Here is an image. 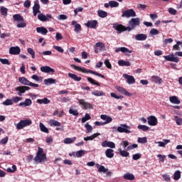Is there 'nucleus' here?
<instances>
[{"mask_svg":"<svg viewBox=\"0 0 182 182\" xmlns=\"http://www.w3.org/2000/svg\"><path fill=\"white\" fill-rule=\"evenodd\" d=\"M37 103L39 105H49L50 103V101L48 97H44L43 99H38L37 100Z\"/></svg>","mask_w":182,"mask_h":182,"instance_id":"27","label":"nucleus"},{"mask_svg":"<svg viewBox=\"0 0 182 182\" xmlns=\"http://www.w3.org/2000/svg\"><path fill=\"white\" fill-rule=\"evenodd\" d=\"M152 79H153L152 81L154 82V83H158L159 85H160V83L163 82V80L157 75H153Z\"/></svg>","mask_w":182,"mask_h":182,"instance_id":"39","label":"nucleus"},{"mask_svg":"<svg viewBox=\"0 0 182 182\" xmlns=\"http://www.w3.org/2000/svg\"><path fill=\"white\" fill-rule=\"evenodd\" d=\"M13 18L16 22H23V21H24L23 17L22 16H21V14H14L13 16Z\"/></svg>","mask_w":182,"mask_h":182,"instance_id":"31","label":"nucleus"},{"mask_svg":"<svg viewBox=\"0 0 182 182\" xmlns=\"http://www.w3.org/2000/svg\"><path fill=\"white\" fill-rule=\"evenodd\" d=\"M169 100L171 103H173L174 105H180V103H181L180 100H178L176 96L170 97Z\"/></svg>","mask_w":182,"mask_h":182,"instance_id":"30","label":"nucleus"},{"mask_svg":"<svg viewBox=\"0 0 182 182\" xmlns=\"http://www.w3.org/2000/svg\"><path fill=\"white\" fill-rule=\"evenodd\" d=\"M122 18H124V16L126 18H130V17L134 18V16H136V11H134V10H133V9L126 10L124 11H122Z\"/></svg>","mask_w":182,"mask_h":182,"instance_id":"7","label":"nucleus"},{"mask_svg":"<svg viewBox=\"0 0 182 182\" xmlns=\"http://www.w3.org/2000/svg\"><path fill=\"white\" fill-rule=\"evenodd\" d=\"M110 95L111 97H114V99H123L122 95H117V94L114 92H112Z\"/></svg>","mask_w":182,"mask_h":182,"instance_id":"63","label":"nucleus"},{"mask_svg":"<svg viewBox=\"0 0 182 182\" xmlns=\"http://www.w3.org/2000/svg\"><path fill=\"white\" fill-rule=\"evenodd\" d=\"M36 32L38 33H41V35H48V29L43 26L42 27H37Z\"/></svg>","mask_w":182,"mask_h":182,"instance_id":"24","label":"nucleus"},{"mask_svg":"<svg viewBox=\"0 0 182 182\" xmlns=\"http://www.w3.org/2000/svg\"><path fill=\"white\" fill-rule=\"evenodd\" d=\"M98 136H100V133H96L92 134V136H87L84 138L85 141H87L89 140H93L94 139H96Z\"/></svg>","mask_w":182,"mask_h":182,"instance_id":"37","label":"nucleus"},{"mask_svg":"<svg viewBox=\"0 0 182 182\" xmlns=\"http://www.w3.org/2000/svg\"><path fill=\"white\" fill-rule=\"evenodd\" d=\"M135 39L136 41H146V39H147V35L146 34H136L135 36Z\"/></svg>","mask_w":182,"mask_h":182,"instance_id":"28","label":"nucleus"},{"mask_svg":"<svg viewBox=\"0 0 182 182\" xmlns=\"http://www.w3.org/2000/svg\"><path fill=\"white\" fill-rule=\"evenodd\" d=\"M118 65H119V66H130V65H132V64L129 61H124L123 60H119L118 61Z\"/></svg>","mask_w":182,"mask_h":182,"instance_id":"40","label":"nucleus"},{"mask_svg":"<svg viewBox=\"0 0 182 182\" xmlns=\"http://www.w3.org/2000/svg\"><path fill=\"white\" fill-rule=\"evenodd\" d=\"M95 46L97 48H100V50H102V49H105V43H102V42H97L95 43Z\"/></svg>","mask_w":182,"mask_h":182,"instance_id":"54","label":"nucleus"},{"mask_svg":"<svg viewBox=\"0 0 182 182\" xmlns=\"http://www.w3.org/2000/svg\"><path fill=\"white\" fill-rule=\"evenodd\" d=\"M115 52L116 53H119V52H122V53H132L133 51L129 50V48H126V47H120V48H117L115 49Z\"/></svg>","mask_w":182,"mask_h":182,"instance_id":"19","label":"nucleus"},{"mask_svg":"<svg viewBox=\"0 0 182 182\" xmlns=\"http://www.w3.org/2000/svg\"><path fill=\"white\" fill-rule=\"evenodd\" d=\"M97 14H98V16H100V18H106V16H107V12H106L103 10H99Z\"/></svg>","mask_w":182,"mask_h":182,"instance_id":"43","label":"nucleus"},{"mask_svg":"<svg viewBox=\"0 0 182 182\" xmlns=\"http://www.w3.org/2000/svg\"><path fill=\"white\" fill-rule=\"evenodd\" d=\"M39 127H40L41 132H43V133H49V129L47 127H46L43 123L40 122Z\"/></svg>","mask_w":182,"mask_h":182,"instance_id":"36","label":"nucleus"},{"mask_svg":"<svg viewBox=\"0 0 182 182\" xmlns=\"http://www.w3.org/2000/svg\"><path fill=\"white\" fill-rule=\"evenodd\" d=\"M15 90L18 92V96H22L23 93H25L26 90H31V87L28 86H19L15 88Z\"/></svg>","mask_w":182,"mask_h":182,"instance_id":"9","label":"nucleus"},{"mask_svg":"<svg viewBox=\"0 0 182 182\" xmlns=\"http://www.w3.org/2000/svg\"><path fill=\"white\" fill-rule=\"evenodd\" d=\"M33 160L37 164H39V163H43L48 160L46 158V154L43 153V149L40 146L38 147V151Z\"/></svg>","mask_w":182,"mask_h":182,"instance_id":"2","label":"nucleus"},{"mask_svg":"<svg viewBox=\"0 0 182 182\" xmlns=\"http://www.w3.org/2000/svg\"><path fill=\"white\" fill-rule=\"evenodd\" d=\"M12 102H14V103H18L19 102H21V100H22V97H14L11 99Z\"/></svg>","mask_w":182,"mask_h":182,"instance_id":"61","label":"nucleus"},{"mask_svg":"<svg viewBox=\"0 0 182 182\" xmlns=\"http://www.w3.org/2000/svg\"><path fill=\"white\" fill-rule=\"evenodd\" d=\"M32 105V100L31 99H26L24 102H20L18 104V106L21 107L23 106L24 107H26L28 106H31Z\"/></svg>","mask_w":182,"mask_h":182,"instance_id":"25","label":"nucleus"},{"mask_svg":"<svg viewBox=\"0 0 182 182\" xmlns=\"http://www.w3.org/2000/svg\"><path fill=\"white\" fill-rule=\"evenodd\" d=\"M41 5L39 4H35L33 7V14L34 16H36L38 14H41Z\"/></svg>","mask_w":182,"mask_h":182,"instance_id":"21","label":"nucleus"},{"mask_svg":"<svg viewBox=\"0 0 182 182\" xmlns=\"http://www.w3.org/2000/svg\"><path fill=\"white\" fill-rule=\"evenodd\" d=\"M168 11L170 15H177V10L174 9L173 7H170Z\"/></svg>","mask_w":182,"mask_h":182,"instance_id":"59","label":"nucleus"},{"mask_svg":"<svg viewBox=\"0 0 182 182\" xmlns=\"http://www.w3.org/2000/svg\"><path fill=\"white\" fill-rule=\"evenodd\" d=\"M87 82L91 83V85H95V86H100V82H96V80H95L93 78L90 77H87Z\"/></svg>","mask_w":182,"mask_h":182,"instance_id":"41","label":"nucleus"},{"mask_svg":"<svg viewBox=\"0 0 182 182\" xmlns=\"http://www.w3.org/2000/svg\"><path fill=\"white\" fill-rule=\"evenodd\" d=\"M78 103L85 110L93 109V105L90 104V102H86L84 99L78 100Z\"/></svg>","mask_w":182,"mask_h":182,"instance_id":"6","label":"nucleus"},{"mask_svg":"<svg viewBox=\"0 0 182 182\" xmlns=\"http://www.w3.org/2000/svg\"><path fill=\"white\" fill-rule=\"evenodd\" d=\"M41 70L43 73H55V70L48 65L41 67Z\"/></svg>","mask_w":182,"mask_h":182,"instance_id":"16","label":"nucleus"},{"mask_svg":"<svg viewBox=\"0 0 182 182\" xmlns=\"http://www.w3.org/2000/svg\"><path fill=\"white\" fill-rule=\"evenodd\" d=\"M92 95H93V96H97V97L106 96V93H105L103 91H99V90H94L92 92Z\"/></svg>","mask_w":182,"mask_h":182,"instance_id":"35","label":"nucleus"},{"mask_svg":"<svg viewBox=\"0 0 182 182\" xmlns=\"http://www.w3.org/2000/svg\"><path fill=\"white\" fill-rule=\"evenodd\" d=\"M2 105L4 106H12V105H14V102L11 99H6L3 102Z\"/></svg>","mask_w":182,"mask_h":182,"instance_id":"44","label":"nucleus"},{"mask_svg":"<svg viewBox=\"0 0 182 182\" xmlns=\"http://www.w3.org/2000/svg\"><path fill=\"white\" fill-rule=\"evenodd\" d=\"M129 25L131 26L132 28L135 29L136 26H140V18H132L129 21Z\"/></svg>","mask_w":182,"mask_h":182,"instance_id":"8","label":"nucleus"},{"mask_svg":"<svg viewBox=\"0 0 182 182\" xmlns=\"http://www.w3.org/2000/svg\"><path fill=\"white\" fill-rule=\"evenodd\" d=\"M137 9H141L142 11H146L147 6L146 4H137Z\"/></svg>","mask_w":182,"mask_h":182,"instance_id":"60","label":"nucleus"},{"mask_svg":"<svg viewBox=\"0 0 182 182\" xmlns=\"http://www.w3.org/2000/svg\"><path fill=\"white\" fill-rule=\"evenodd\" d=\"M123 77H124V79H127V82L128 83V85H133L136 83V79H134V77H133L132 75L124 74Z\"/></svg>","mask_w":182,"mask_h":182,"instance_id":"13","label":"nucleus"},{"mask_svg":"<svg viewBox=\"0 0 182 182\" xmlns=\"http://www.w3.org/2000/svg\"><path fill=\"white\" fill-rule=\"evenodd\" d=\"M71 25H73V26H75V32H76V33H79V32H80V31H82V26H80V24L77 23V22L76 21H73L71 23Z\"/></svg>","mask_w":182,"mask_h":182,"instance_id":"20","label":"nucleus"},{"mask_svg":"<svg viewBox=\"0 0 182 182\" xmlns=\"http://www.w3.org/2000/svg\"><path fill=\"white\" fill-rule=\"evenodd\" d=\"M44 83L46 85H53V84L56 83V80H55L53 78H48V79L44 80Z\"/></svg>","mask_w":182,"mask_h":182,"instance_id":"38","label":"nucleus"},{"mask_svg":"<svg viewBox=\"0 0 182 182\" xmlns=\"http://www.w3.org/2000/svg\"><path fill=\"white\" fill-rule=\"evenodd\" d=\"M181 178V171H176L173 173V180L178 181Z\"/></svg>","mask_w":182,"mask_h":182,"instance_id":"32","label":"nucleus"},{"mask_svg":"<svg viewBox=\"0 0 182 182\" xmlns=\"http://www.w3.org/2000/svg\"><path fill=\"white\" fill-rule=\"evenodd\" d=\"M138 143H141L142 144H144L146 143H147V138L146 137H139L138 140H137Z\"/></svg>","mask_w":182,"mask_h":182,"instance_id":"51","label":"nucleus"},{"mask_svg":"<svg viewBox=\"0 0 182 182\" xmlns=\"http://www.w3.org/2000/svg\"><path fill=\"white\" fill-rule=\"evenodd\" d=\"M112 28L113 29L117 31V33L118 34H120L122 32H124V26L122 24L114 23Z\"/></svg>","mask_w":182,"mask_h":182,"instance_id":"11","label":"nucleus"},{"mask_svg":"<svg viewBox=\"0 0 182 182\" xmlns=\"http://www.w3.org/2000/svg\"><path fill=\"white\" fill-rule=\"evenodd\" d=\"M138 129L139 130H142L143 132H147L149 130V127H147L146 125H138Z\"/></svg>","mask_w":182,"mask_h":182,"instance_id":"56","label":"nucleus"},{"mask_svg":"<svg viewBox=\"0 0 182 182\" xmlns=\"http://www.w3.org/2000/svg\"><path fill=\"white\" fill-rule=\"evenodd\" d=\"M38 18L39 19V21H41L42 22H46V15L39 14L38 15Z\"/></svg>","mask_w":182,"mask_h":182,"instance_id":"52","label":"nucleus"},{"mask_svg":"<svg viewBox=\"0 0 182 182\" xmlns=\"http://www.w3.org/2000/svg\"><path fill=\"white\" fill-rule=\"evenodd\" d=\"M116 89H117V90H118V92H119V93H122V95H124L125 96H127L128 97H130L132 96V93L127 92V90H126V89H124L122 87L117 86Z\"/></svg>","mask_w":182,"mask_h":182,"instance_id":"15","label":"nucleus"},{"mask_svg":"<svg viewBox=\"0 0 182 182\" xmlns=\"http://www.w3.org/2000/svg\"><path fill=\"white\" fill-rule=\"evenodd\" d=\"M114 150L112 149H107L105 151V156L106 157H107L108 159H113V157H114Z\"/></svg>","mask_w":182,"mask_h":182,"instance_id":"23","label":"nucleus"},{"mask_svg":"<svg viewBox=\"0 0 182 182\" xmlns=\"http://www.w3.org/2000/svg\"><path fill=\"white\" fill-rule=\"evenodd\" d=\"M105 66H107V69H112V63L109 61V59H107L104 62Z\"/></svg>","mask_w":182,"mask_h":182,"instance_id":"62","label":"nucleus"},{"mask_svg":"<svg viewBox=\"0 0 182 182\" xmlns=\"http://www.w3.org/2000/svg\"><path fill=\"white\" fill-rule=\"evenodd\" d=\"M117 132H118L119 133H132V132L130 131V127H129L126 124H120V126L117 128Z\"/></svg>","mask_w":182,"mask_h":182,"instance_id":"5","label":"nucleus"},{"mask_svg":"<svg viewBox=\"0 0 182 182\" xmlns=\"http://www.w3.org/2000/svg\"><path fill=\"white\" fill-rule=\"evenodd\" d=\"M85 129H87V133H92V131L93 130V127L89 124V123H86L85 124Z\"/></svg>","mask_w":182,"mask_h":182,"instance_id":"50","label":"nucleus"},{"mask_svg":"<svg viewBox=\"0 0 182 182\" xmlns=\"http://www.w3.org/2000/svg\"><path fill=\"white\" fill-rule=\"evenodd\" d=\"M123 177L124 180H129V181H133V180L135 178L134 175L130 173L124 174Z\"/></svg>","mask_w":182,"mask_h":182,"instance_id":"26","label":"nucleus"},{"mask_svg":"<svg viewBox=\"0 0 182 182\" xmlns=\"http://www.w3.org/2000/svg\"><path fill=\"white\" fill-rule=\"evenodd\" d=\"M102 147H109L110 149H116V144L113 141H104L102 143Z\"/></svg>","mask_w":182,"mask_h":182,"instance_id":"17","label":"nucleus"},{"mask_svg":"<svg viewBox=\"0 0 182 182\" xmlns=\"http://www.w3.org/2000/svg\"><path fill=\"white\" fill-rule=\"evenodd\" d=\"M100 118L102 119V120H105V122H104V124H107L109 123H112L113 119H112V117L106 115V114H102L100 116Z\"/></svg>","mask_w":182,"mask_h":182,"instance_id":"22","label":"nucleus"},{"mask_svg":"<svg viewBox=\"0 0 182 182\" xmlns=\"http://www.w3.org/2000/svg\"><path fill=\"white\" fill-rule=\"evenodd\" d=\"M18 82L21 83V85H25L26 86H31V87H39V85L31 82L24 77H20L18 78Z\"/></svg>","mask_w":182,"mask_h":182,"instance_id":"4","label":"nucleus"},{"mask_svg":"<svg viewBox=\"0 0 182 182\" xmlns=\"http://www.w3.org/2000/svg\"><path fill=\"white\" fill-rule=\"evenodd\" d=\"M10 55H19L21 53V48L18 46L16 47H11L9 48Z\"/></svg>","mask_w":182,"mask_h":182,"instance_id":"18","label":"nucleus"},{"mask_svg":"<svg viewBox=\"0 0 182 182\" xmlns=\"http://www.w3.org/2000/svg\"><path fill=\"white\" fill-rule=\"evenodd\" d=\"M174 119H175V122L178 126L182 125V118H181L178 116H175Z\"/></svg>","mask_w":182,"mask_h":182,"instance_id":"46","label":"nucleus"},{"mask_svg":"<svg viewBox=\"0 0 182 182\" xmlns=\"http://www.w3.org/2000/svg\"><path fill=\"white\" fill-rule=\"evenodd\" d=\"M98 171H99L100 173H107V171H109V169L105 168V166H100L98 168Z\"/></svg>","mask_w":182,"mask_h":182,"instance_id":"58","label":"nucleus"},{"mask_svg":"<svg viewBox=\"0 0 182 182\" xmlns=\"http://www.w3.org/2000/svg\"><path fill=\"white\" fill-rule=\"evenodd\" d=\"M27 52L31 55L32 59H35V50H33V49L29 48H28Z\"/></svg>","mask_w":182,"mask_h":182,"instance_id":"57","label":"nucleus"},{"mask_svg":"<svg viewBox=\"0 0 182 182\" xmlns=\"http://www.w3.org/2000/svg\"><path fill=\"white\" fill-rule=\"evenodd\" d=\"M50 125L51 126V127H60V122H58L57 120H55V119H51L50 121Z\"/></svg>","mask_w":182,"mask_h":182,"instance_id":"42","label":"nucleus"},{"mask_svg":"<svg viewBox=\"0 0 182 182\" xmlns=\"http://www.w3.org/2000/svg\"><path fill=\"white\" fill-rule=\"evenodd\" d=\"M32 124V120L31 119H21L16 125L17 130H22L23 127H28Z\"/></svg>","mask_w":182,"mask_h":182,"instance_id":"3","label":"nucleus"},{"mask_svg":"<svg viewBox=\"0 0 182 182\" xmlns=\"http://www.w3.org/2000/svg\"><path fill=\"white\" fill-rule=\"evenodd\" d=\"M119 154H120V156H122V157H129V152L127 151H125V150H121L119 149Z\"/></svg>","mask_w":182,"mask_h":182,"instance_id":"47","label":"nucleus"},{"mask_svg":"<svg viewBox=\"0 0 182 182\" xmlns=\"http://www.w3.org/2000/svg\"><path fill=\"white\" fill-rule=\"evenodd\" d=\"M0 62L2 63V65H11V62H9V60L6 58H0Z\"/></svg>","mask_w":182,"mask_h":182,"instance_id":"53","label":"nucleus"},{"mask_svg":"<svg viewBox=\"0 0 182 182\" xmlns=\"http://www.w3.org/2000/svg\"><path fill=\"white\" fill-rule=\"evenodd\" d=\"M164 58L168 62H175L176 63H178V62H180L178 57H174L173 54L171 55H165Z\"/></svg>","mask_w":182,"mask_h":182,"instance_id":"12","label":"nucleus"},{"mask_svg":"<svg viewBox=\"0 0 182 182\" xmlns=\"http://www.w3.org/2000/svg\"><path fill=\"white\" fill-rule=\"evenodd\" d=\"M0 12L1 13V15H3V16H6V15H8V9L1 6L0 8Z\"/></svg>","mask_w":182,"mask_h":182,"instance_id":"45","label":"nucleus"},{"mask_svg":"<svg viewBox=\"0 0 182 182\" xmlns=\"http://www.w3.org/2000/svg\"><path fill=\"white\" fill-rule=\"evenodd\" d=\"M76 141V136H74L73 138H65L64 139V143L65 144H72V143Z\"/></svg>","mask_w":182,"mask_h":182,"instance_id":"33","label":"nucleus"},{"mask_svg":"<svg viewBox=\"0 0 182 182\" xmlns=\"http://www.w3.org/2000/svg\"><path fill=\"white\" fill-rule=\"evenodd\" d=\"M147 120H148V124L149 126H157V123H159L157 118L153 115L148 117Z\"/></svg>","mask_w":182,"mask_h":182,"instance_id":"10","label":"nucleus"},{"mask_svg":"<svg viewBox=\"0 0 182 182\" xmlns=\"http://www.w3.org/2000/svg\"><path fill=\"white\" fill-rule=\"evenodd\" d=\"M97 26V21L96 20H90L85 23V26H87V28H90V29H95V28H96Z\"/></svg>","mask_w":182,"mask_h":182,"instance_id":"14","label":"nucleus"},{"mask_svg":"<svg viewBox=\"0 0 182 182\" xmlns=\"http://www.w3.org/2000/svg\"><path fill=\"white\" fill-rule=\"evenodd\" d=\"M69 113L70 114H73V116H79V112L77 111V109H73L70 108L69 109Z\"/></svg>","mask_w":182,"mask_h":182,"instance_id":"48","label":"nucleus"},{"mask_svg":"<svg viewBox=\"0 0 182 182\" xmlns=\"http://www.w3.org/2000/svg\"><path fill=\"white\" fill-rule=\"evenodd\" d=\"M133 160H139L141 159V154H135L132 156Z\"/></svg>","mask_w":182,"mask_h":182,"instance_id":"64","label":"nucleus"},{"mask_svg":"<svg viewBox=\"0 0 182 182\" xmlns=\"http://www.w3.org/2000/svg\"><path fill=\"white\" fill-rule=\"evenodd\" d=\"M70 67L75 70H78V72H82V73H91V75H95V76H98V77H102V79H105V76L96 71H93L92 70H87L85 68L79 67L72 64Z\"/></svg>","mask_w":182,"mask_h":182,"instance_id":"1","label":"nucleus"},{"mask_svg":"<svg viewBox=\"0 0 182 182\" xmlns=\"http://www.w3.org/2000/svg\"><path fill=\"white\" fill-rule=\"evenodd\" d=\"M68 76H69V77L73 79V80H75V82H80V80H82V78L80 77H78L77 75H76V74L70 73H68Z\"/></svg>","mask_w":182,"mask_h":182,"instance_id":"29","label":"nucleus"},{"mask_svg":"<svg viewBox=\"0 0 182 182\" xmlns=\"http://www.w3.org/2000/svg\"><path fill=\"white\" fill-rule=\"evenodd\" d=\"M163 141L156 142L159 144V147H166V144H168L171 141L170 139H163Z\"/></svg>","mask_w":182,"mask_h":182,"instance_id":"34","label":"nucleus"},{"mask_svg":"<svg viewBox=\"0 0 182 182\" xmlns=\"http://www.w3.org/2000/svg\"><path fill=\"white\" fill-rule=\"evenodd\" d=\"M85 151H85V150H80V151H77L75 153L76 157H82V156H85Z\"/></svg>","mask_w":182,"mask_h":182,"instance_id":"55","label":"nucleus"},{"mask_svg":"<svg viewBox=\"0 0 182 182\" xmlns=\"http://www.w3.org/2000/svg\"><path fill=\"white\" fill-rule=\"evenodd\" d=\"M109 6L111 8H117L119 6V3L115 1H109Z\"/></svg>","mask_w":182,"mask_h":182,"instance_id":"49","label":"nucleus"}]
</instances>
